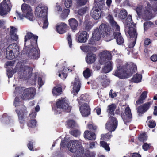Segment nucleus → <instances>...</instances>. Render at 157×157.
Instances as JSON below:
<instances>
[{"label": "nucleus", "instance_id": "3", "mask_svg": "<svg viewBox=\"0 0 157 157\" xmlns=\"http://www.w3.org/2000/svg\"><path fill=\"white\" fill-rule=\"evenodd\" d=\"M13 105L15 107L19 106H21L19 109H16L15 112L18 115L19 122L21 124L20 126L21 128H23L25 123V119L27 113L26 107L23 105V101H20L19 98L17 97L14 99Z\"/></svg>", "mask_w": 157, "mask_h": 157}, {"label": "nucleus", "instance_id": "7", "mask_svg": "<svg viewBox=\"0 0 157 157\" xmlns=\"http://www.w3.org/2000/svg\"><path fill=\"white\" fill-rule=\"evenodd\" d=\"M70 151L74 153L73 157H81L84 152L82 145L76 140H72L70 144Z\"/></svg>", "mask_w": 157, "mask_h": 157}, {"label": "nucleus", "instance_id": "45", "mask_svg": "<svg viewBox=\"0 0 157 157\" xmlns=\"http://www.w3.org/2000/svg\"><path fill=\"white\" fill-rule=\"evenodd\" d=\"M70 134L74 137H77L79 136L81 134L80 131L78 129L71 130L70 132Z\"/></svg>", "mask_w": 157, "mask_h": 157}, {"label": "nucleus", "instance_id": "17", "mask_svg": "<svg viewBox=\"0 0 157 157\" xmlns=\"http://www.w3.org/2000/svg\"><path fill=\"white\" fill-rule=\"evenodd\" d=\"M80 111L82 115L86 117L90 113V109L89 105L87 103H84L80 105Z\"/></svg>", "mask_w": 157, "mask_h": 157}, {"label": "nucleus", "instance_id": "39", "mask_svg": "<svg viewBox=\"0 0 157 157\" xmlns=\"http://www.w3.org/2000/svg\"><path fill=\"white\" fill-rule=\"evenodd\" d=\"M70 10L68 9H64L60 15L62 19H65L69 14Z\"/></svg>", "mask_w": 157, "mask_h": 157}, {"label": "nucleus", "instance_id": "44", "mask_svg": "<svg viewBox=\"0 0 157 157\" xmlns=\"http://www.w3.org/2000/svg\"><path fill=\"white\" fill-rule=\"evenodd\" d=\"M88 7L85 6L79 9L78 11V14L81 16L83 15L88 11Z\"/></svg>", "mask_w": 157, "mask_h": 157}, {"label": "nucleus", "instance_id": "5", "mask_svg": "<svg viewBox=\"0 0 157 157\" xmlns=\"http://www.w3.org/2000/svg\"><path fill=\"white\" fill-rule=\"evenodd\" d=\"M81 49L85 52H89L86 56L85 59L86 63L89 64L94 63L96 61V56L92 52H95L97 50L95 47L90 46L89 45L81 46Z\"/></svg>", "mask_w": 157, "mask_h": 157}, {"label": "nucleus", "instance_id": "11", "mask_svg": "<svg viewBox=\"0 0 157 157\" xmlns=\"http://www.w3.org/2000/svg\"><path fill=\"white\" fill-rule=\"evenodd\" d=\"M36 91V89L34 87H30L25 89L22 96V99L24 100H30L33 98Z\"/></svg>", "mask_w": 157, "mask_h": 157}, {"label": "nucleus", "instance_id": "37", "mask_svg": "<svg viewBox=\"0 0 157 157\" xmlns=\"http://www.w3.org/2000/svg\"><path fill=\"white\" fill-rule=\"evenodd\" d=\"M92 70L89 68H86L84 71L83 74L85 78L87 79L89 78L91 76L92 74Z\"/></svg>", "mask_w": 157, "mask_h": 157}, {"label": "nucleus", "instance_id": "24", "mask_svg": "<svg viewBox=\"0 0 157 157\" xmlns=\"http://www.w3.org/2000/svg\"><path fill=\"white\" fill-rule=\"evenodd\" d=\"M67 27L68 26L66 24L61 22L59 25H56V29L58 33L63 34L66 32Z\"/></svg>", "mask_w": 157, "mask_h": 157}, {"label": "nucleus", "instance_id": "13", "mask_svg": "<svg viewBox=\"0 0 157 157\" xmlns=\"http://www.w3.org/2000/svg\"><path fill=\"white\" fill-rule=\"evenodd\" d=\"M35 14L39 17L42 18L43 19L47 17V8L45 7L37 6L35 10Z\"/></svg>", "mask_w": 157, "mask_h": 157}, {"label": "nucleus", "instance_id": "46", "mask_svg": "<svg viewBox=\"0 0 157 157\" xmlns=\"http://www.w3.org/2000/svg\"><path fill=\"white\" fill-rule=\"evenodd\" d=\"M87 2L88 0H76L77 5L80 7L85 5Z\"/></svg>", "mask_w": 157, "mask_h": 157}, {"label": "nucleus", "instance_id": "64", "mask_svg": "<svg viewBox=\"0 0 157 157\" xmlns=\"http://www.w3.org/2000/svg\"><path fill=\"white\" fill-rule=\"evenodd\" d=\"M150 145L147 143H144L142 146L143 149L144 151H147L149 148Z\"/></svg>", "mask_w": 157, "mask_h": 157}, {"label": "nucleus", "instance_id": "25", "mask_svg": "<svg viewBox=\"0 0 157 157\" xmlns=\"http://www.w3.org/2000/svg\"><path fill=\"white\" fill-rule=\"evenodd\" d=\"M107 18L113 27L115 28L116 30L118 31H119L120 27L115 21L112 15L109 14L107 17Z\"/></svg>", "mask_w": 157, "mask_h": 157}, {"label": "nucleus", "instance_id": "30", "mask_svg": "<svg viewBox=\"0 0 157 157\" xmlns=\"http://www.w3.org/2000/svg\"><path fill=\"white\" fill-rule=\"evenodd\" d=\"M84 136L85 138L89 140H94L96 138V134L93 132L86 130L84 133Z\"/></svg>", "mask_w": 157, "mask_h": 157}, {"label": "nucleus", "instance_id": "27", "mask_svg": "<svg viewBox=\"0 0 157 157\" xmlns=\"http://www.w3.org/2000/svg\"><path fill=\"white\" fill-rule=\"evenodd\" d=\"M114 38L116 39V42L119 45H122L124 43V40L120 32H114L113 33Z\"/></svg>", "mask_w": 157, "mask_h": 157}, {"label": "nucleus", "instance_id": "58", "mask_svg": "<svg viewBox=\"0 0 157 157\" xmlns=\"http://www.w3.org/2000/svg\"><path fill=\"white\" fill-rule=\"evenodd\" d=\"M13 74V68L8 69L7 71V75L8 78H10L12 77Z\"/></svg>", "mask_w": 157, "mask_h": 157}, {"label": "nucleus", "instance_id": "51", "mask_svg": "<svg viewBox=\"0 0 157 157\" xmlns=\"http://www.w3.org/2000/svg\"><path fill=\"white\" fill-rule=\"evenodd\" d=\"M62 1L64 2L65 6L67 9L69 8L72 5L71 0H62Z\"/></svg>", "mask_w": 157, "mask_h": 157}, {"label": "nucleus", "instance_id": "41", "mask_svg": "<svg viewBox=\"0 0 157 157\" xmlns=\"http://www.w3.org/2000/svg\"><path fill=\"white\" fill-rule=\"evenodd\" d=\"M15 53L13 52L7 51L6 50V58L9 60L13 59L15 57Z\"/></svg>", "mask_w": 157, "mask_h": 157}, {"label": "nucleus", "instance_id": "43", "mask_svg": "<svg viewBox=\"0 0 157 157\" xmlns=\"http://www.w3.org/2000/svg\"><path fill=\"white\" fill-rule=\"evenodd\" d=\"M84 25L85 30L87 31H89L92 27L91 22L88 21H85Z\"/></svg>", "mask_w": 157, "mask_h": 157}, {"label": "nucleus", "instance_id": "6", "mask_svg": "<svg viewBox=\"0 0 157 157\" xmlns=\"http://www.w3.org/2000/svg\"><path fill=\"white\" fill-rule=\"evenodd\" d=\"M70 103L68 99L66 97L61 99H59L56 102V106L57 109L56 110V114L61 113V109L66 113H69L71 111V107L69 105Z\"/></svg>", "mask_w": 157, "mask_h": 157}, {"label": "nucleus", "instance_id": "40", "mask_svg": "<svg viewBox=\"0 0 157 157\" xmlns=\"http://www.w3.org/2000/svg\"><path fill=\"white\" fill-rule=\"evenodd\" d=\"M37 121L35 119H31L27 123V125L30 128H34L37 126Z\"/></svg>", "mask_w": 157, "mask_h": 157}, {"label": "nucleus", "instance_id": "42", "mask_svg": "<svg viewBox=\"0 0 157 157\" xmlns=\"http://www.w3.org/2000/svg\"><path fill=\"white\" fill-rule=\"evenodd\" d=\"M79 99L78 101L79 105H82L85 103L84 102L87 101L88 98L86 96L85 94H83L81 95L79 97Z\"/></svg>", "mask_w": 157, "mask_h": 157}, {"label": "nucleus", "instance_id": "62", "mask_svg": "<svg viewBox=\"0 0 157 157\" xmlns=\"http://www.w3.org/2000/svg\"><path fill=\"white\" fill-rule=\"evenodd\" d=\"M10 28L11 29L10 32V35H13L14 34H15V33L17 31V29L13 26H10Z\"/></svg>", "mask_w": 157, "mask_h": 157}, {"label": "nucleus", "instance_id": "53", "mask_svg": "<svg viewBox=\"0 0 157 157\" xmlns=\"http://www.w3.org/2000/svg\"><path fill=\"white\" fill-rule=\"evenodd\" d=\"M43 29H46L47 28L48 25V20L47 17H45V18L43 19Z\"/></svg>", "mask_w": 157, "mask_h": 157}, {"label": "nucleus", "instance_id": "57", "mask_svg": "<svg viewBox=\"0 0 157 157\" xmlns=\"http://www.w3.org/2000/svg\"><path fill=\"white\" fill-rule=\"evenodd\" d=\"M34 143V142L32 141H29L27 146L29 149L31 151H34L33 144Z\"/></svg>", "mask_w": 157, "mask_h": 157}, {"label": "nucleus", "instance_id": "63", "mask_svg": "<svg viewBox=\"0 0 157 157\" xmlns=\"http://www.w3.org/2000/svg\"><path fill=\"white\" fill-rule=\"evenodd\" d=\"M105 36H106V41H109L113 39H114V36H110V35L109 34V33H108V35H105Z\"/></svg>", "mask_w": 157, "mask_h": 157}, {"label": "nucleus", "instance_id": "36", "mask_svg": "<svg viewBox=\"0 0 157 157\" xmlns=\"http://www.w3.org/2000/svg\"><path fill=\"white\" fill-rule=\"evenodd\" d=\"M109 132L105 134H102L101 135V139L105 141H108L112 135L111 133L112 131L109 130Z\"/></svg>", "mask_w": 157, "mask_h": 157}, {"label": "nucleus", "instance_id": "31", "mask_svg": "<svg viewBox=\"0 0 157 157\" xmlns=\"http://www.w3.org/2000/svg\"><path fill=\"white\" fill-rule=\"evenodd\" d=\"M66 125L69 128L73 129L77 126L76 121L73 119H69L66 122Z\"/></svg>", "mask_w": 157, "mask_h": 157}, {"label": "nucleus", "instance_id": "10", "mask_svg": "<svg viewBox=\"0 0 157 157\" xmlns=\"http://www.w3.org/2000/svg\"><path fill=\"white\" fill-rule=\"evenodd\" d=\"M21 9L23 15L30 21H33L34 17L30 6L27 4L24 3L21 6Z\"/></svg>", "mask_w": 157, "mask_h": 157}, {"label": "nucleus", "instance_id": "49", "mask_svg": "<svg viewBox=\"0 0 157 157\" xmlns=\"http://www.w3.org/2000/svg\"><path fill=\"white\" fill-rule=\"evenodd\" d=\"M153 25V23L151 21H146L144 24V27L145 30H147Z\"/></svg>", "mask_w": 157, "mask_h": 157}, {"label": "nucleus", "instance_id": "20", "mask_svg": "<svg viewBox=\"0 0 157 157\" xmlns=\"http://www.w3.org/2000/svg\"><path fill=\"white\" fill-rule=\"evenodd\" d=\"M10 10L6 0H3V2L0 3V15L1 16L7 14Z\"/></svg>", "mask_w": 157, "mask_h": 157}, {"label": "nucleus", "instance_id": "21", "mask_svg": "<svg viewBox=\"0 0 157 157\" xmlns=\"http://www.w3.org/2000/svg\"><path fill=\"white\" fill-rule=\"evenodd\" d=\"M72 86H73V91L74 93L78 94L79 91L81 86V83L78 76H76L73 81L72 82Z\"/></svg>", "mask_w": 157, "mask_h": 157}, {"label": "nucleus", "instance_id": "54", "mask_svg": "<svg viewBox=\"0 0 157 157\" xmlns=\"http://www.w3.org/2000/svg\"><path fill=\"white\" fill-rule=\"evenodd\" d=\"M95 40L94 38L92 37L89 40L88 44L90 46H93V45H96Z\"/></svg>", "mask_w": 157, "mask_h": 157}, {"label": "nucleus", "instance_id": "52", "mask_svg": "<svg viewBox=\"0 0 157 157\" xmlns=\"http://www.w3.org/2000/svg\"><path fill=\"white\" fill-rule=\"evenodd\" d=\"M87 127L90 130L94 132H95L97 129V126L94 124H88L87 125Z\"/></svg>", "mask_w": 157, "mask_h": 157}, {"label": "nucleus", "instance_id": "2", "mask_svg": "<svg viewBox=\"0 0 157 157\" xmlns=\"http://www.w3.org/2000/svg\"><path fill=\"white\" fill-rule=\"evenodd\" d=\"M116 108V106L114 104L109 105L108 106L107 111L108 113L109 117L108 121L105 125L106 129L111 131H114L118 125L117 119L114 117V111Z\"/></svg>", "mask_w": 157, "mask_h": 157}, {"label": "nucleus", "instance_id": "34", "mask_svg": "<svg viewBox=\"0 0 157 157\" xmlns=\"http://www.w3.org/2000/svg\"><path fill=\"white\" fill-rule=\"evenodd\" d=\"M62 92V88L60 87H55L53 88L52 90V93L53 95L56 96H59L61 94Z\"/></svg>", "mask_w": 157, "mask_h": 157}, {"label": "nucleus", "instance_id": "22", "mask_svg": "<svg viewBox=\"0 0 157 157\" xmlns=\"http://www.w3.org/2000/svg\"><path fill=\"white\" fill-rule=\"evenodd\" d=\"M10 38L8 39L6 38L4 40V42L3 44L1 45V46H3L4 48L6 47L9 44L12 43V40L17 41L18 38V36L16 34H10Z\"/></svg>", "mask_w": 157, "mask_h": 157}, {"label": "nucleus", "instance_id": "16", "mask_svg": "<svg viewBox=\"0 0 157 157\" xmlns=\"http://www.w3.org/2000/svg\"><path fill=\"white\" fill-rule=\"evenodd\" d=\"M76 36L78 42L81 43L86 42L89 37V34L86 31L79 32L76 34Z\"/></svg>", "mask_w": 157, "mask_h": 157}, {"label": "nucleus", "instance_id": "8", "mask_svg": "<svg viewBox=\"0 0 157 157\" xmlns=\"http://www.w3.org/2000/svg\"><path fill=\"white\" fill-rule=\"evenodd\" d=\"M118 17L121 20L125 26H128L130 24L133 23L132 16L130 15H128L127 12L125 9L120 11L118 15Z\"/></svg>", "mask_w": 157, "mask_h": 157}, {"label": "nucleus", "instance_id": "33", "mask_svg": "<svg viewBox=\"0 0 157 157\" xmlns=\"http://www.w3.org/2000/svg\"><path fill=\"white\" fill-rule=\"evenodd\" d=\"M152 7L150 3L147 4V6L145 7V9L144 11V14L146 16H149L152 14Z\"/></svg>", "mask_w": 157, "mask_h": 157}, {"label": "nucleus", "instance_id": "59", "mask_svg": "<svg viewBox=\"0 0 157 157\" xmlns=\"http://www.w3.org/2000/svg\"><path fill=\"white\" fill-rule=\"evenodd\" d=\"M133 40L131 41L128 44V46L129 48H132L135 45L136 39H131Z\"/></svg>", "mask_w": 157, "mask_h": 157}, {"label": "nucleus", "instance_id": "32", "mask_svg": "<svg viewBox=\"0 0 157 157\" xmlns=\"http://www.w3.org/2000/svg\"><path fill=\"white\" fill-rule=\"evenodd\" d=\"M101 34V33L100 32L99 28H97L92 33V37L94 38L95 40L98 41L100 39Z\"/></svg>", "mask_w": 157, "mask_h": 157}, {"label": "nucleus", "instance_id": "61", "mask_svg": "<svg viewBox=\"0 0 157 157\" xmlns=\"http://www.w3.org/2000/svg\"><path fill=\"white\" fill-rule=\"evenodd\" d=\"M147 92L146 91H144L142 93L140 97L141 98V99H142L143 100H144L147 98Z\"/></svg>", "mask_w": 157, "mask_h": 157}, {"label": "nucleus", "instance_id": "55", "mask_svg": "<svg viewBox=\"0 0 157 157\" xmlns=\"http://www.w3.org/2000/svg\"><path fill=\"white\" fill-rule=\"evenodd\" d=\"M67 39L68 42V44L70 48H71L72 46V40L71 37V35L68 34L67 37Z\"/></svg>", "mask_w": 157, "mask_h": 157}, {"label": "nucleus", "instance_id": "38", "mask_svg": "<svg viewBox=\"0 0 157 157\" xmlns=\"http://www.w3.org/2000/svg\"><path fill=\"white\" fill-rule=\"evenodd\" d=\"M106 77L105 75L101 77V78L103 81H101V84L104 88L106 87L109 85L110 82L109 79L106 78Z\"/></svg>", "mask_w": 157, "mask_h": 157}, {"label": "nucleus", "instance_id": "14", "mask_svg": "<svg viewBox=\"0 0 157 157\" xmlns=\"http://www.w3.org/2000/svg\"><path fill=\"white\" fill-rule=\"evenodd\" d=\"M100 6H94L91 10L90 15L94 19H99L101 14V10Z\"/></svg>", "mask_w": 157, "mask_h": 157}, {"label": "nucleus", "instance_id": "1", "mask_svg": "<svg viewBox=\"0 0 157 157\" xmlns=\"http://www.w3.org/2000/svg\"><path fill=\"white\" fill-rule=\"evenodd\" d=\"M38 36L31 32H27L24 37V46L22 53L26 54L30 58L37 59L40 56V51L37 45Z\"/></svg>", "mask_w": 157, "mask_h": 157}, {"label": "nucleus", "instance_id": "26", "mask_svg": "<svg viewBox=\"0 0 157 157\" xmlns=\"http://www.w3.org/2000/svg\"><path fill=\"white\" fill-rule=\"evenodd\" d=\"M113 63L112 61H109L105 63V66L102 67V71L105 73L110 72L113 68Z\"/></svg>", "mask_w": 157, "mask_h": 157}, {"label": "nucleus", "instance_id": "12", "mask_svg": "<svg viewBox=\"0 0 157 157\" xmlns=\"http://www.w3.org/2000/svg\"><path fill=\"white\" fill-rule=\"evenodd\" d=\"M33 70V69L31 67L25 66L23 71L19 75V78L25 80L28 79L31 75Z\"/></svg>", "mask_w": 157, "mask_h": 157}, {"label": "nucleus", "instance_id": "35", "mask_svg": "<svg viewBox=\"0 0 157 157\" xmlns=\"http://www.w3.org/2000/svg\"><path fill=\"white\" fill-rule=\"evenodd\" d=\"M142 75L138 73L134 75L132 78L131 81L133 82L137 83L141 81Z\"/></svg>", "mask_w": 157, "mask_h": 157}, {"label": "nucleus", "instance_id": "28", "mask_svg": "<svg viewBox=\"0 0 157 157\" xmlns=\"http://www.w3.org/2000/svg\"><path fill=\"white\" fill-rule=\"evenodd\" d=\"M99 31L102 36L105 37V35H108L109 32V29L107 25L102 23L99 26Z\"/></svg>", "mask_w": 157, "mask_h": 157}, {"label": "nucleus", "instance_id": "19", "mask_svg": "<svg viewBox=\"0 0 157 157\" xmlns=\"http://www.w3.org/2000/svg\"><path fill=\"white\" fill-rule=\"evenodd\" d=\"M125 114L121 115V117L123 118L124 123L126 124L127 123L131 121L132 118V116L131 113V110L129 107H127L125 110L124 112Z\"/></svg>", "mask_w": 157, "mask_h": 157}, {"label": "nucleus", "instance_id": "60", "mask_svg": "<svg viewBox=\"0 0 157 157\" xmlns=\"http://www.w3.org/2000/svg\"><path fill=\"white\" fill-rule=\"evenodd\" d=\"M95 154L93 152H89L86 153L85 155V157H95Z\"/></svg>", "mask_w": 157, "mask_h": 157}, {"label": "nucleus", "instance_id": "29", "mask_svg": "<svg viewBox=\"0 0 157 157\" xmlns=\"http://www.w3.org/2000/svg\"><path fill=\"white\" fill-rule=\"evenodd\" d=\"M69 25L73 31L77 30L78 26V21L74 18H71L68 20Z\"/></svg>", "mask_w": 157, "mask_h": 157}, {"label": "nucleus", "instance_id": "50", "mask_svg": "<svg viewBox=\"0 0 157 157\" xmlns=\"http://www.w3.org/2000/svg\"><path fill=\"white\" fill-rule=\"evenodd\" d=\"M143 9V6L142 5L138 6L136 8L135 10L138 16L141 15Z\"/></svg>", "mask_w": 157, "mask_h": 157}, {"label": "nucleus", "instance_id": "9", "mask_svg": "<svg viewBox=\"0 0 157 157\" xmlns=\"http://www.w3.org/2000/svg\"><path fill=\"white\" fill-rule=\"evenodd\" d=\"M129 26H125V32L126 35H128L131 39H136L137 36V33L136 29V24H131Z\"/></svg>", "mask_w": 157, "mask_h": 157}, {"label": "nucleus", "instance_id": "56", "mask_svg": "<svg viewBox=\"0 0 157 157\" xmlns=\"http://www.w3.org/2000/svg\"><path fill=\"white\" fill-rule=\"evenodd\" d=\"M148 126L150 128H153L156 126V123L153 120H150L149 121Z\"/></svg>", "mask_w": 157, "mask_h": 157}, {"label": "nucleus", "instance_id": "15", "mask_svg": "<svg viewBox=\"0 0 157 157\" xmlns=\"http://www.w3.org/2000/svg\"><path fill=\"white\" fill-rule=\"evenodd\" d=\"M151 105V102H148L137 108L136 110L138 115L140 117L142 116L144 113L149 109Z\"/></svg>", "mask_w": 157, "mask_h": 157}, {"label": "nucleus", "instance_id": "47", "mask_svg": "<svg viewBox=\"0 0 157 157\" xmlns=\"http://www.w3.org/2000/svg\"><path fill=\"white\" fill-rule=\"evenodd\" d=\"M101 145L104 148L106 151H109L110 150L109 144H108L106 142L104 141H101L100 142Z\"/></svg>", "mask_w": 157, "mask_h": 157}, {"label": "nucleus", "instance_id": "48", "mask_svg": "<svg viewBox=\"0 0 157 157\" xmlns=\"http://www.w3.org/2000/svg\"><path fill=\"white\" fill-rule=\"evenodd\" d=\"M138 139L139 141L144 142L147 140V136L145 133H144L140 135L138 137Z\"/></svg>", "mask_w": 157, "mask_h": 157}, {"label": "nucleus", "instance_id": "18", "mask_svg": "<svg viewBox=\"0 0 157 157\" xmlns=\"http://www.w3.org/2000/svg\"><path fill=\"white\" fill-rule=\"evenodd\" d=\"M112 56L111 54L109 52L103 51L101 53L100 56V59L99 62L101 64H102L108 61L111 59Z\"/></svg>", "mask_w": 157, "mask_h": 157}, {"label": "nucleus", "instance_id": "4", "mask_svg": "<svg viewBox=\"0 0 157 157\" xmlns=\"http://www.w3.org/2000/svg\"><path fill=\"white\" fill-rule=\"evenodd\" d=\"M136 70V65L127 66L124 70L123 69L122 67L120 66L114 71L113 74L121 79L125 78L130 77Z\"/></svg>", "mask_w": 157, "mask_h": 157}, {"label": "nucleus", "instance_id": "23", "mask_svg": "<svg viewBox=\"0 0 157 157\" xmlns=\"http://www.w3.org/2000/svg\"><path fill=\"white\" fill-rule=\"evenodd\" d=\"M9 44L6 48V50L7 51L13 52L14 53H15L16 56H17L20 55L19 47L16 43H12Z\"/></svg>", "mask_w": 157, "mask_h": 157}]
</instances>
